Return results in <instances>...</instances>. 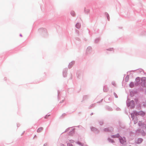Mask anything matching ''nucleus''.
Instances as JSON below:
<instances>
[{"instance_id": "4", "label": "nucleus", "mask_w": 146, "mask_h": 146, "mask_svg": "<svg viewBox=\"0 0 146 146\" xmlns=\"http://www.w3.org/2000/svg\"><path fill=\"white\" fill-rule=\"evenodd\" d=\"M43 129V128L42 127H40L37 130V132L38 133L40 132L41 131H42Z\"/></svg>"}, {"instance_id": "10", "label": "nucleus", "mask_w": 146, "mask_h": 146, "mask_svg": "<svg viewBox=\"0 0 146 146\" xmlns=\"http://www.w3.org/2000/svg\"><path fill=\"white\" fill-rule=\"evenodd\" d=\"M141 113H143V115H145V113H143L142 111H141V112H140V113L141 114Z\"/></svg>"}, {"instance_id": "2", "label": "nucleus", "mask_w": 146, "mask_h": 146, "mask_svg": "<svg viewBox=\"0 0 146 146\" xmlns=\"http://www.w3.org/2000/svg\"><path fill=\"white\" fill-rule=\"evenodd\" d=\"M119 141L121 143H123L126 142V139L125 137H121L119 138Z\"/></svg>"}, {"instance_id": "3", "label": "nucleus", "mask_w": 146, "mask_h": 146, "mask_svg": "<svg viewBox=\"0 0 146 146\" xmlns=\"http://www.w3.org/2000/svg\"><path fill=\"white\" fill-rule=\"evenodd\" d=\"M142 141V139L141 138L138 139L136 141V143H137L139 144L141 143Z\"/></svg>"}, {"instance_id": "11", "label": "nucleus", "mask_w": 146, "mask_h": 146, "mask_svg": "<svg viewBox=\"0 0 146 146\" xmlns=\"http://www.w3.org/2000/svg\"><path fill=\"white\" fill-rule=\"evenodd\" d=\"M69 146H70H70H73L71 144H69Z\"/></svg>"}, {"instance_id": "7", "label": "nucleus", "mask_w": 146, "mask_h": 146, "mask_svg": "<svg viewBox=\"0 0 146 146\" xmlns=\"http://www.w3.org/2000/svg\"><path fill=\"white\" fill-rule=\"evenodd\" d=\"M129 86L131 87V88L133 87L134 86V84H133V83H130L129 84Z\"/></svg>"}, {"instance_id": "8", "label": "nucleus", "mask_w": 146, "mask_h": 146, "mask_svg": "<svg viewBox=\"0 0 146 146\" xmlns=\"http://www.w3.org/2000/svg\"><path fill=\"white\" fill-rule=\"evenodd\" d=\"M71 14L73 16H74L75 15V12L73 11H72L71 12Z\"/></svg>"}, {"instance_id": "12", "label": "nucleus", "mask_w": 146, "mask_h": 146, "mask_svg": "<svg viewBox=\"0 0 146 146\" xmlns=\"http://www.w3.org/2000/svg\"><path fill=\"white\" fill-rule=\"evenodd\" d=\"M131 115L132 118H133V119L134 118H133V116H132L133 114H131Z\"/></svg>"}, {"instance_id": "13", "label": "nucleus", "mask_w": 146, "mask_h": 146, "mask_svg": "<svg viewBox=\"0 0 146 146\" xmlns=\"http://www.w3.org/2000/svg\"><path fill=\"white\" fill-rule=\"evenodd\" d=\"M46 116H45V118H46Z\"/></svg>"}, {"instance_id": "5", "label": "nucleus", "mask_w": 146, "mask_h": 146, "mask_svg": "<svg viewBox=\"0 0 146 146\" xmlns=\"http://www.w3.org/2000/svg\"><path fill=\"white\" fill-rule=\"evenodd\" d=\"M80 27V25L79 23H77L76 24V27L77 28L79 29Z\"/></svg>"}, {"instance_id": "9", "label": "nucleus", "mask_w": 146, "mask_h": 146, "mask_svg": "<svg viewBox=\"0 0 146 146\" xmlns=\"http://www.w3.org/2000/svg\"><path fill=\"white\" fill-rule=\"evenodd\" d=\"M70 142L71 143H73L74 142V141L73 140H71V141H70Z\"/></svg>"}, {"instance_id": "1", "label": "nucleus", "mask_w": 146, "mask_h": 146, "mask_svg": "<svg viewBox=\"0 0 146 146\" xmlns=\"http://www.w3.org/2000/svg\"><path fill=\"white\" fill-rule=\"evenodd\" d=\"M127 105L128 107L131 106L132 108H134L135 106L134 101L133 100L131 101L129 103L127 104Z\"/></svg>"}, {"instance_id": "6", "label": "nucleus", "mask_w": 146, "mask_h": 146, "mask_svg": "<svg viewBox=\"0 0 146 146\" xmlns=\"http://www.w3.org/2000/svg\"><path fill=\"white\" fill-rule=\"evenodd\" d=\"M119 134H117L116 135H114L113 136V138H116V137H119Z\"/></svg>"}]
</instances>
